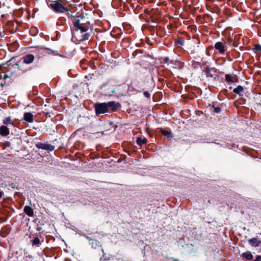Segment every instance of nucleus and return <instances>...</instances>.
Here are the masks:
<instances>
[{
	"label": "nucleus",
	"mask_w": 261,
	"mask_h": 261,
	"mask_svg": "<svg viewBox=\"0 0 261 261\" xmlns=\"http://www.w3.org/2000/svg\"><path fill=\"white\" fill-rule=\"evenodd\" d=\"M4 35H3V33L2 32H0V37H3Z\"/></svg>",
	"instance_id": "nucleus-45"
},
{
	"label": "nucleus",
	"mask_w": 261,
	"mask_h": 261,
	"mask_svg": "<svg viewBox=\"0 0 261 261\" xmlns=\"http://www.w3.org/2000/svg\"><path fill=\"white\" fill-rule=\"evenodd\" d=\"M225 80L228 82H231V83L234 82L233 77L230 74H225Z\"/></svg>",
	"instance_id": "nucleus-30"
},
{
	"label": "nucleus",
	"mask_w": 261,
	"mask_h": 261,
	"mask_svg": "<svg viewBox=\"0 0 261 261\" xmlns=\"http://www.w3.org/2000/svg\"><path fill=\"white\" fill-rule=\"evenodd\" d=\"M248 243L253 247H256L259 246L261 241L258 239L254 238L248 240Z\"/></svg>",
	"instance_id": "nucleus-17"
},
{
	"label": "nucleus",
	"mask_w": 261,
	"mask_h": 261,
	"mask_svg": "<svg viewBox=\"0 0 261 261\" xmlns=\"http://www.w3.org/2000/svg\"><path fill=\"white\" fill-rule=\"evenodd\" d=\"M160 132L163 135L166 137L168 139H171L173 137L171 132L165 130L163 128H161Z\"/></svg>",
	"instance_id": "nucleus-25"
},
{
	"label": "nucleus",
	"mask_w": 261,
	"mask_h": 261,
	"mask_svg": "<svg viewBox=\"0 0 261 261\" xmlns=\"http://www.w3.org/2000/svg\"><path fill=\"white\" fill-rule=\"evenodd\" d=\"M233 92L240 96L243 95L244 88L243 86L239 85L233 90Z\"/></svg>",
	"instance_id": "nucleus-22"
},
{
	"label": "nucleus",
	"mask_w": 261,
	"mask_h": 261,
	"mask_svg": "<svg viewBox=\"0 0 261 261\" xmlns=\"http://www.w3.org/2000/svg\"><path fill=\"white\" fill-rule=\"evenodd\" d=\"M252 50H255L256 52H261V45L256 44L255 45L254 48Z\"/></svg>",
	"instance_id": "nucleus-31"
},
{
	"label": "nucleus",
	"mask_w": 261,
	"mask_h": 261,
	"mask_svg": "<svg viewBox=\"0 0 261 261\" xmlns=\"http://www.w3.org/2000/svg\"><path fill=\"white\" fill-rule=\"evenodd\" d=\"M89 28L88 27H82L72 31V38H75L79 41H84L89 39L90 34L88 32Z\"/></svg>",
	"instance_id": "nucleus-1"
},
{
	"label": "nucleus",
	"mask_w": 261,
	"mask_h": 261,
	"mask_svg": "<svg viewBox=\"0 0 261 261\" xmlns=\"http://www.w3.org/2000/svg\"><path fill=\"white\" fill-rule=\"evenodd\" d=\"M43 240H42L41 242L40 240V239L38 237H35L32 241V244L33 246H36V247H40L41 244V242H43Z\"/></svg>",
	"instance_id": "nucleus-24"
},
{
	"label": "nucleus",
	"mask_w": 261,
	"mask_h": 261,
	"mask_svg": "<svg viewBox=\"0 0 261 261\" xmlns=\"http://www.w3.org/2000/svg\"><path fill=\"white\" fill-rule=\"evenodd\" d=\"M168 61H169V58H168V57L165 58V62L166 63H167Z\"/></svg>",
	"instance_id": "nucleus-43"
},
{
	"label": "nucleus",
	"mask_w": 261,
	"mask_h": 261,
	"mask_svg": "<svg viewBox=\"0 0 261 261\" xmlns=\"http://www.w3.org/2000/svg\"><path fill=\"white\" fill-rule=\"evenodd\" d=\"M46 3H47V5H48L49 4V2H50V3H51V2H53L54 1H53V0H46Z\"/></svg>",
	"instance_id": "nucleus-42"
},
{
	"label": "nucleus",
	"mask_w": 261,
	"mask_h": 261,
	"mask_svg": "<svg viewBox=\"0 0 261 261\" xmlns=\"http://www.w3.org/2000/svg\"><path fill=\"white\" fill-rule=\"evenodd\" d=\"M0 69H1V67L0 66Z\"/></svg>",
	"instance_id": "nucleus-51"
},
{
	"label": "nucleus",
	"mask_w": 261,
	"mask_h": 261,
	"mask_svg": "<svg viewBox=\"0 0 261 261\" xmlns=\"http://www.w3.org/2000/svg\"><path fill=\"white\" fill-rule=\"evenodd\" d=\"M3 123L4 125H8L9 124L12 125L13 126H15L14 121L12 120L10 117H6L3 120Z\"/></svg>",
	"instance_id": "nucleus-23"
},
{
	"label": "nucleus",
	"mask_w": 261,
	"mask_h": 261,
	"mask_svg": "<svg viewBox=\"0 0 261 261\" xmlns=\"http://www.w3.org/2000/svg\"><path fill=\"white\" fill-rule=\"evenodd\" d=\"M147 43L150 45H152V44H151V42H147Z\"/></svg>",
	"instance_id": "nucleus-47"
},
{
	"label": "nucleus",
	"mask_w": 261,
	"mask_h": 261,
	"mask_svg": "<svg viewBox=\"0 0 261 261\" xmlns=\"http://www.w3.org/2000/svg\"><path fill=\"white\" fill-rule=\"evenodd\" d=\"M144 52V50L142 49H136L133 53L132 56L135 58L137 57L139 54L142 55Z\"/></svg>",
	"instance_id": "nucleus-29"
},
{
	"label": "nucleus",
	"mask_w": 261,
	"mask_h": 261,
	"mask_svg": "<svg viewBox=\"0 0 261 261\" xmlns=\"http://www.w3.org/2000/svg\"><path fill=\"white\" fill-rule=\"evenodd\" d=\"M3 191H0V198H1L3 195Z\"/></svg>",
	"instance_id": "nucleus-44"
},
{
	"label": "nucleus",
	"mask_w": 261,
	"mask_h": 261,
	"mask_svg": "<svg viewBox=\"0 0 261 261\" xmlns=\"http://www.w3.org/2000/svg\"><path fill=\"white\" fill-rule=\"evenodd\" d=\"M217 102H212V103L208 105L207 108H210V109H213L212 111L213 112L216 113H219L221 110L220 107L216 105Z\"/></svg>",
	"instance_id": "nucleus-15"
},
{
	"label": "nucleus",
	"mask_w": 261,
	"mask_h": 261,
	"mask_svg": "<svg viewBox=\"0 0 261 261\" xmlns=\"http://www.w3.org/2000/svg\"><path fill=\"white\" fill-rule=\"evenodd\" d=\"M5 145L6 146L9 147L11 145V143L9 141H6L5 142Z\"/></svg>",
	"instance_id": "nucleus-40"
},
{
	"label": "nucleus",
	"mask_w": 261,
	"mask_h": 261,
	"mask_svg": "<svg viewBox=\"0 0 261 261\" xmlns=\"http://www.w3.org/2000/svg\"><path fill=\"white\" fill-rule=\"evenodd\" d=\"M147 141V140L145 137H138L136 140L137 144L140 146H142L143 144H146Z\"/></svg>",
	"instance_id": "nucleus-26"
},
{
	"label": "nucleus",
	"mask_w": 261,
	"mask_h": 261,
	"mask_svg": "<svg viewBox=\"0 0 261 261\" xmlns=\"http://www.w3.org/2000/svg\"><path fill=\"white\" fill-rule=\"evenodd\" d=\"M71 17H73V19L72 20V23L74 27V29H76L79 28H81L82 27L85 26L84 24H82V22L80 21V20L76 18V16H74L72 15H70Z\"/></svg>",
	"instance_id": "nucleus-13"
},
{
	"label": "nucleus",
	"mask_w": 261,
	"mask_h": 261,
	"mask_svg": "<svg viewBox=\"0 0 261 261\" xmlns=\"http://www.w3.org/2000/svg\"><path fill=\"white\" fill-rule=\"evenodd\" d=\"M107 107L110 112H116L117 109L120 107L121 105L119 102H116L114 101H109L106 102Z\"/></svg>",
	"instance_id": "nucleus-6"
},
{
	"label": "nucleus",
	"mask_w": 261,
	"mask_h": 261,
	"mask_svg": "<svg viewBox=\"0 0 261 261\" xmlns=\"http://www.w3.org/2000/svg\"><path fill=\"white\" fill-rule=\"evenodd\" d=\"M7 77H8V76L6 74H5L4 78L6 79Z\"/></svg>",
	"instance_id": "nucleus-46"
},
{
	"label": "nucleus",
	"mask_w": 261,
	"mask_h": 261,
	"mask_svg": "<svg viewBox=\"0 0 261 261\" xmlns=\"http://www.w3.org/2000/svg\"><path fill=\"white\" fill-rule=\"evenodd\" d=\"M143 95H144V96L145 97H147V98H150V93H149L148 92H147V91H144V92H143Z\"/></svg>",
	"instance_id": "nucleus-35"
},
{
	"label": "nucleus",
	"mask_w": 261,
	"mask_h": 261,
	"mask_svg": "<svg viewBox=\"0 0 261 261\" xmlns=\"http://www.w3.org/2000/svg\"><path fill=\"white\" fill-rule=\"evenodd\" d=\"M176 44H179L183 45L184 44V40L182 38H178V39L175 41Z\"/></svg>",
	"instance_id": "nucleus-32"
},
{
	"label": "nucleus",
	"mask_w": 261,
	"mask_h": 261,
	"mask_svg": "<svg viewBox=\"0 0 261 261\" xmlns=\"http://www.w3.org/2000/svg\"><path fill=\"white\" fill-rule=\"evenodd\" d=\"M109 125H111V126H113V127L115 128V129L117 127V125H115L114 124V122H112V121H110L109 122Z\"/></svg>",
	"instance_id": "nucleus-39"
},
{
	"label": "nucleus",
	"mask_w": 261,
	"mask_h": 261,
	"mask_svg": "<svg viewBox=\"0 0 261 261\" xmlns=\"http://www.w3.org/2000/svg\"><path fill=\"white\" fill-rule=\"evenodd\" d=\"M147 43L150 45H152V44H151V42H147Z\"/></svg>",
	"instance_id": "nucleus-48"
},
{
	"label": "nucleus",
	"mask_w": 261,
	"mask_h": 261,
	"mask_svg": "<svg viewBox=\"0 0 261 261\" xmlns=\"http://www.w3.org/2000/svg\"><path fill=\"white\" fill-rule=\"evenodd\" d=\"M213 70H214L215 72L216 71L215 68H210L208 66H205L204 68H202V71L205 73V76L207 78H213L214 77V75L211 73Z\"/></svg>",
	"instance_id": "nucleus-11"
},
{
	"label": "nucleus",
	"mask_w": 261,
	"mask_h": 261,
	"mask_svg": "<svg viewBox=\"0 0 261 261\" xmlns=\"http://www.w3.org/2000/svg\"><path fill=\"white\" fill-rule=\"evenodd\" d=\"M176 261H179L178 260H175Z\"/></svg>",
	"instance_id": "nucleus-50"
},
{
	"label": "nucleus",
	"mask_w": 261,
	"mask_h": 261,
	"mask_svg": "<svg viewBox=\"0 0 261 261\" xmlns=\"http://www.w3.org/2000/svg\"><path fill=\"white\" fill-rule=\"evenodd\" d=\"M13 60H14V58H11L10 60L7 61L6 62L7 65L8 66H10V67H11L12 66V65H13V64L15 63L13 61Z\"/></svg>",
	"instance_id": "nucleus-34"
},
{
	"label": "nucleus",
	"mask_w": 261,
	"mask_h": 261,
	"mask_svg": "<svg viewBox=\"0 0 261 261\" xmlns=\"http://www.w3.org/2000/svg\"><path fill=\"white\" fill-rule=\"evenodd\" d=\"M48 6L57 12L63 13L65 11H68L67 8L64 7L61 3L57 1H54Z\"/></svg>",
	"instance_id": "nucleus-3"
},
{
	"label": "nucleus",
	"mask_w": 261,
	"mask_h": 261,
	"mask_svg": "<svg viewBox=\"0 0 261 261\" xmlns=\"http://www.w3.org/2000/svg\"><path fill=\"white\" fill-rule=\"evenodd\" d=\"M44 49L47 50L48 51L47 54L49 55L52 54L54 56H60L62 57V56L61 55H60L59 54H58L57 51L53 50L51 49L45 47L44 48Z\"/></svg>",
	"instance_id": "nucleus-28"
},
{
	"label": "nucleus",
	"mask_w": 261,
	"mask_h": 261,
	"mask_svg": "<svg viewBox=\"0 0 261 261\" xmlns=\"http://www.w3.org/2000/svg\"><path fill=\"white\" fill-rule=\"evenodd\" d=\"M7 25L10 26V27H12V26H14V22H13V21H8L7 22Z\"/></svg>",
	"instance_id": "nucleus-36"
},
{
	"label": "nucleus",
	"mask_w": 261,
	"mask_h": 261,
	"mask_svg": "<svg viewBox=\"0 0 261 261\" xmlns=\"http://www.w3.org/2000/svg\"><path fill=\"white\" fill-rule=\"evenodd\" d=\"M226 44V42L225 41L223 42L218 41L215 44L214 47L216 50L218 51L220 55H223L227 49Z\"/></svg>",
	"instance_id": "nucleus-4"
},
{
	"label": "nucleus",
	"mask_w": 261,
	"mask_h": 261,
	"mask_svg": "<svg viewBox=\"0 0 261 261\" xmlns=\"http://www.w3.org/2000/svg\"><path fill=\"white\" fill-rule=\"evenodd\" d=\"M86 239L88 240L89 244L91 245L92 248L96 249L99 247H101L100 242L98 241L95 239H92L88 236L86 237Z\"/></svg>",
	"instance_id": "nucleus-12"
},
{
	"label": "nucleus",
	"mask_w": 261,
	"mask_h": 261,
	"mask_svg": "<svg viewBox=\"0 0 261 261\" xmlns=\"http://www.w3.org/2000/svg\"><path fill=\"white\" fill-rule=\"evenodd\" d=\"M31 69V68H26L23 65H20L19 64V67L18 68V73H20V75L30 71Z\"/></svg>",
	"instance_id": "nucleus-21"
},
{
	"label": "nucleus",
	"mask_w": 261,
	"mask_h": 261,
	"mask_svg": "<svg viewBox=\"0 0 261 261\" xmlns=\"http://www.w3.org/2000/svg\"><path fill=\"white\" fill-rule=\"evenodd\" d=\"M242 256L243 257L245 258L246 259L248 260H251L253 258V255L250 251H246L245 252H244L242 254Z\"/></svg>",
	"instance_id": "nucleus-27"
},
{
	"label": "nucleus",
	"mask_w": 261,
	"mask_h": 261,
	"mask_svg": "<svg viewBox=\"0 0 261 261\" xmlns=\"http://www.w3.org/2000/svg\"><path fill=\"white\" fill-rule=\"evenodd\" d=\"M23 120L29 123H32L34 121V116L30 112H25L23 115Z\"/></svg>",
	"instance_id": "nucleus-16"
},
{
	"label": "nucleus",
	"mask_w": 261,
	"mask_h": 261,
	"mask_svg": "<svg viewBox=\"0 0 261 261\" xmlns=\"http://www.w3.org/2000/svg\"><path fill=\"white\" fill-rule=\"evenodd\" d=\"M19 67V63H15L12 65V66L9 68L10 72H11V75L14 74L16 76L20 75V73H18V68Z\"/></svg>",
	"instance_id": "nucleus-10"
},
{
	"label": "nucleus",
	"mask_w": 261,
	"mask_h": 261,
	"mask_svg": "<svg viewBox=\"0 0 261 261\" xmlns=\"http://www.w3.org/2000/svg\"><path fill=\"white\" fill-rule=\"evenodd\" d=\"M45 115L47 117H50V113L48 112H46Z\"/></svg>",
	"instance_id": "nucleus-41"
},
{
	"label": "nucleus",
	"mask_w": 261,
	"mask_h": 261,
	"mask_svg": "<svg viewBox=\"0 0 261 261\" xmlns=\"http://www.w3.org/2000/svg\"><path fill=\"white\" fill-rule=\"evenodd\" d=\"M101 251L103 253L102 256L100 258L99 261H122L120 258H117L115 256H111L107 257L106 253L104 252L103 249H101Z\"/></svg>",
	"instance_id": "nucleus-7"
},
{
	"label": "nucleus",
	"mask_w": 261,
	"mask_h": 261,
	"mask_svg": "<svg viewBox=\"0 0 261 261\" xmlns=\"http://www.w3.org/2000/svg\"><path fill=\"white\" fill-rule=\"evenodd\" d=\"M2 16V17H5V15H4V14H3V15H2V16Z\"/></svg>",
	"instance_id": "nucleus-49"
},
{
	"label": "nucleus",
	"mask_w": 261,
	"mask_h": 261,
	"mask_svg": "<svg viewBox=\"0 0 261 261\" xmlns=\"http://www.w3.org/2000/svg\"><path fill=\"white\" fill-rule=\"evenodd\" d=\"M94 110L96 116H99L100 114L106 113H110L107 107L106 102H96L94 104Z\"/></svg>",
	"instance_id": "nucleus-2"
},
{
	"label": "nucleus",
	"mask_w": 261,
	"mask_h": 261,
	"mask_svg": "<svg viewBox=\"0 0 261 261\" xmlns=\"http://www.w3.org/2000/svg\"><path fill=\"white\" fill-rule=\"evenodd\" d=\"M9 186L11 187L13 189H19V186L18 184H17V183L12 182L9 184Z\"/></svg>",
	"instance_id": "nucleus-33"
},
{
	"label": "nucleus",
	"mask_w": 261,
	"mask_h": 261,
	"mask_svg": "<svg viewBox=\"0 0 261 261\" xmlns=\"http://www.w3.org/2000/svg\"><path fill=\"white\" fill-rule=\"evenodd\" d=\"M113 86H107L106 88L103 90V95L107 96H111L113 95L114 94H116L115 89Z\"/></svg>",
	"instance_id": "nucleus-8"
},
{
	"label": "nucleus",
	"mask_w": 261,
	"mask_h": 261,
	"mask_svg": "<svg viewBox=\"0 0 261 261\" xmlns=\"http://www.w3.org/2000/svg\"><path fill=\"white\" fill-rule=\"evenodd\" d=\"M252 261H261V256L257 255L255 257V259Z\"/></svg>",
	"instance_id": "nucleus-37"
},
{
	"label": "nucleus",
	"mask_w": 261,
	"mask_h": 261,
	"mask_svg": "<svg viewBox=\"0 0 261 261\" xmlns=\"http://www.w3.org/2000/svg\"><path fill=\"white\" fill-rule=\"evenodd\" d=\"M10 225H6L4 226L1 230V235L3 237H6L10 232Z\"/></svg>",
	"instance_id": "nucleus-20"
},
{
	"label": "nucleus",
	"mask_w": 261,
	"mask_h": 261,
	"mask_svg": "<svg viewBox=\"0 0 261 261\" xmlns=\"http://www.w3.org/2000/svg\"><path fill=\"white\" fill-rule=\"evenodd\" d=\"M76 18L80 20L82 24H84L85 27H90V23L87 20L86 17L83 15H80L79 16H76Z\"/></svg>",
	"instance_id": "nucleus-18"
},
{
	"label": "nucleus",
	"mask_w": 261,
	"mask_h": 261,
	"mask_svg": "<svg viewBox=\"0 0 261 261\" xmlns=\"http://www.w3.org/2000/svg\"><path fill=\"white\" fill-rule=\"evenodd\" d=\"M10 134V130L8 127L6 125L0 126V135L3 137H6Z\"/></svg>",
	"instance_id": "nucleus-14"
},
{
	"label": "nucleus",
	"mask_w": 261,
	"mask_h": 261,
	"mask_svg": "<svg viewBox=\"0 0 261 261\" xmlns=\"http://www.w3.org/2000/svg\"><path fill=\"white\" fill-rule=\"evenodd\" d=\"M206 63L207 62H203L202 63V64L200 66V67H201V69L202 70V68H204V67H205V66H207L206 65Z\"/></svg>",
	"instance_id": "nucleus-38"
},
{
	"label": "nucleus",
	"mask_w": 261,
	"mask_h": 261,
	"mask_svg": "<svg viewBox=\"0 0 261 261\" xmlns=\"http://www.w3.org/2000/svg\"><path fill=\"white\" fill-rule=\"evenodd\" d=\"M36 147L38 149H41L49 151H52L55 149V146L48 143H44L38 142L36 144Z\"/></svg>",
	"instance_id": "nucleus-5"
},
{
	"label": "nucleus",
	"mask_w": 261,
	"mask_h": 261,
	"mask_svg": "<svg viewBox=\"0 0 261 261\" xmlns=\"http://www.w3.org/2000/svg\"><path fill=\"white\" fill-rule=\"evenodd\" d=\"M23 64H30L33 62L35 60V57L32 54H27L22 57Z\"/></svg>",
	"instance_id": "nucleus-9"
},
{
	"label": "nucleus",
	"mask_w": 261,
	"mask_h": 261,
	"mask_svg": "<svg viewBox=\"0 0 261 261\" xmlns=\"http://www.w3.org/2000/svg\"><path fill=\"white\" fill-rule=\"evenodd\" d=\"M23 212L29 217H33L34 216V210L29 205H26L24 207Z\"/></svg>",
	"instance_id": "nucleus-19"
}]
</instances>
